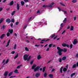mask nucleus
I'll use <instances>...</instances> for the list:
<instances>
[{
	"instance_id": "obj_26",
	"label": "nucleus",
	"mask_w": 78,
	"mask_h": 78,
	"mask_svg": "<svg viewBox=\"0 0 78 78\" xmlns=\"http://www.w3.org/2000/svg\"><path fill=\"white\" fill-rule=\"evenodd\" d=\"M25 50L27 51H29V49L28 48L26 47L25 48Z\"/></svg>"
},
{
	"instance_id": "obj_17",
	"label": "nucleus",
	"mask_w": 78,
	"mask_h": 78,
	"mask_svg": "<svg viewBox=\"0 0 78 78\" xmlns=\"http://www.w3.org/2000/svg\"><path fill=\"white\" fill-rule=\"evenodd\" d=\"M17 10H19V9H20V7H19V4L18 3L17 4Z\"/></svg>"
},
{
	"instance_id": "obj_48",
	"label": "nucleus",
	"mask_w": 78,
	"mask_h": 78,
	"mask_svg": "<svg viewBox=\"0 0 78 78\" xmlns=\"http://www.w3.org/2000/svg\"><path fill=\"white\" fill-rule=\"evenodd\" d=\"M18 57V54H17V55L16 56L14 57V59H16L17 57Z\"/></svg>"
},
{
	"instance_id": "obj_59",
	"label": "nucleus",
	"mask_w": 78,
	"mask_h": 78,
	"mask_svg": "<svg viewBox=\"0 0 78 78\" xmlns=\"http://www.w3.org/2000/svg\"><path fill=\"white\" fill-rule=\"evenodd\" d=\"M62 61V59L61 58L59 59V62H61Z\"/></svg>"
},
{
	"instance_id": "obj_31",
	"label": "nucleus",
	"mask_w": 78,
	"mask_h": 78,
	"mask_svg": "<svg viewBox=\"0 0 78 78\" xmlns=\"http://www.w3.org/2000/svg\"><path fill=\"white\" fill-rule=\"evenodd\" d=\"M41 23H36V25H41Z\"/></svg>"
},
{
	"instance_id": "obj_54",
	"label": "nucleus",
	"mask_w": 78,
	"mask_h": 78,
	"mask_svg": "<svg viewBox=\"0 0 78 78\" xmlns=\"http://www.w3.org/2000/svg\"><path fill=\"white\" fill-rule=\"evenodd\" d=\"M50 49V48H48L46 50V51H49V49Z\"/></svg>"
},
{
	"instance_id": "obj_61",
	"label": "nucleus",
	"mask_w": 78,
	"mask_h": 78,
	"mask_svg": "<svg viewBox=\"0 0 78 78\" xmlns=\"http://www.w3.org/2000/svg\"><path fill=\"white\" fill-rule=\"evenodd\" d=\"M66 32V30H64L62 33V34H63Z\"/></svg>"
},
{
	"instance_id": "obj_58",
	"label": "nucleus",
	"mask_w": 78,
	"mask_h": 78,
	"mask_svg": "<svg viewBox=\"0 0 78 78\" xmlns=\"http://www.w3.org/2000/svg\"><path fill=\"white\" fill-rule=\"evenodd\" d=\"M19 22H16V25H18V24H19Z\"/></svg>"
},
{
	"instance_id": "obj_12",
	"label": "nucleus",
	"mask_w": 78,
	"mask_h": 78,
	"mask_svg": "<svg viewBox=\"0 0 78 78\" xmlns=\"http://www.w3.org/2000/svg\"><path fill=\"white\" fill-rule=\"evenodd\" d=\"M8 72L6 71L5 72V73H4V76H6L7 75H8Z\"/></svg>"
},
{
	"instance_id": "obj_21",
	"label": "nucleus",
	"mask_w": 78,
	"mask_h": 78,
	"mask_svg": "<svg viewBox=\"0 0 78 78\" xmlns=\"http://www.w3.org/2000/svg\"><path fill=\"white\" fill-rule=\"evenodd\" d=\"M70 31H73V26H72L71 27V28L70 29Z\"/></svg>"
},
{
	"instance_id": "obj_33",
	"label": "nucleus",
	"mask_w": 78,
	"mask_h": 78,
	"mask_svg": "<svg viewBox=\"0 0 78 78\" xmlns=\"http://www.w3.org/2000/svg\"><path fill=\"white\" fill-rule=\"evenodd\" d=\"M14 48L15 49H16L17 48V44H15L14 46Z\"/></svg>"
},
{
	"instance_id": "obj_6",
	"label": "nucleus",
	"mask_w": 78,
	"mask_h": 78,
	"mask_svg": "<svg viewBox=\"0 0 78 78\" xmlns=\"http://www.w3.org/2000/svg\"><path fill=\"white\" fill-rule=\"evenodd\" d=\"M61 51H62V49L58 51V53L60 56H61L62 55V53L61 52Z\"/></svg>"
},
{
	"instance_id": "obj_1",
	"label": "nucleus",
	"mask_w": 78,
	"mask_h": 78,
	"mask_svg": "<svg viewBox=\"0 0 78 78\" xmlns=\"http://www.w3.org/2000/svg\"><path fill=\"white\" fill-rule=\"evenodd\" d=\"M41 67V66H38L36 67V65L33 64L32 67V69L34 70V72H36V71H39V70Z\"/></svg>"
},
{
	"instance_id": "obj_18",
	"label": "nucleus",
	"mask_w": 78,
	"mask_h": 78,
	"mask_svg": "<svg viewBox=\"0 0 78 78\" xmlns=\"http://www.w3.org/2000/svg\"><path fill=\"white\" fill-rule=\"evenodd\" d=\"M62 51H64V52H66L67 51V49L66 48H64L63 49H62Z\"/></svg>"
},
{
	"instance_id": "obj_10",
	"label": "nucleus",
	"mask_w": 78,
	"mask_h": 78,
	"mask_svg": "<svg viewBox=\"0 0 78 78\" xmlns=\"http://www.w3.org/2000/svg\"><path fill=\"white\" fill-rule=\"evenodd\" d=\"M4 20V19L3 18H1L0 19V24H1V23L3 22V20Z\"/></svg>"
},
{
	"instance_id": "obj_39",
	"label": "nucleus",
	"mask_w": 78,
	"mask_h": 78,
	"mask_svg": "<svg viewBox=\"0 0 78 78\" xmlns=\"http://www.w3.org/2000/svg\"><path fill=\"white\" fill-rule=\"evenodd\" d=\"M67 70V69L66 68H64L63 69V71L66 72Z\"/></svg>"
},
{
	"instance_id": "obj_16",
	"label": "nucleus",
	"mask_w": 78,
	"mask_h": 78,
	"mask_svg": "<svg viewBox=\"0 0 78 78\" xmlns=\"http://www.w3.org/2000/svg\"><path fill=\"white\" fill-rule=\"evenodd\" d=\"M43 21H44V22H44V25H47V21H46V20H45V19H43L42 20Z\"/></svg>"
},
{
	"instance_id": "obj_49",
	"label": "nucleus",
	"mask_w": 78,
	"mask_h": 78,
	"mask_svg": "<svg viewBox=\"0 0 78 78\" xmlns=\"http://www.w3.org/2000/svg\"><path fill=\"white\" fill-rule=\"evenodd\" d=\"M11 22H13V23H14V19H12V20H11Z\"/></svg>"
},
{
	"instance_id": "obj_46",
	"label": "nucleus",
	"mask_w": 78,
	"mask_h": 78,
	"mask_svg": "<svg viewBox=\"0 0 78 78\" xmlns=\"http://www.w3.org/2000/svg\"><path fill=\"white\" fill-rule=\"evenodd\" d=\"M12 73H13V72H11V73H10L9 74V76H11L12 74Z\"/></svg>"
},
{
	"instance_id": "obj_40",
	"label": "nucleus",
	"mask_w": 78,
	"mask_h": 78,
	"mask_svg": "<svg viewBox=\"0 0 78 78\" xmlns=\"http://www.w3.org/2000/svg\"><path fill=\"white\" fill-rule=\"evenodd\" d=\"M53 45V44H50L48 45V47L49 48H50L51 47V46H52V45Z\"/></svg>"
},
{
	"instance_id": "obj_37",
	"label": "nucleus",
	"mask_w": 78,
	"mask_h": 78,
	"mask_svg": "<svg viewBox=\"0 0 78 78\" xmlns=\"http://www.w3.org/2000/svg\"><path fill=\"white\" fill-rule=\"evenodd\" d=\"M14 3V2L13 1H12L11 2H10V5H12Z\"/></svg>"
},
{
	"instance_id": "obj_29",
	"label": "nucleus",
	"mask_w": 78,
	"mask_h": 78,
	"mask_svg": "<svg viewBox=\"0 0 78 78\" xmlns=\"http://www.w3.org/2000/svg\"><path fill=\"white\" fill-rule=\"evenodd\" d=\"M46 68V67L44 66V68L43 69V72H45V69Z\"/></svg>"
},
{
	"instance_id": "obj_11",
	"label": "nucleus",
	"mask_w": 78,
	"mask_h": 78,
	"mask_svg": "<svg viewBox=\"0 0 78 78\" xmlns=\"http://www.w3.org/2000/svg\"><path fill=\"white\" fill-rule=\"evenodd\" d=\"M40 76V73H37L35 75V76L38 78V77H39Z\"/></svg>"
},
{
	"instance_id": "obj_42",
	"label": "nucleus",
	"mask_w": 78,
	"mask_h": 78,
	"mask_svg": "<svg viewBox=\"0 0 78 78\" xmlns=\"http://www.w3.org/2000/svg\"><path fill=\"white\" fill-rule=\"evenodd\" d=\"M47 73H44V77H46V76H47Z\"/></svg>"
},
{
	"instance_id": "obj_64",
	"label": "nucleus",
	"mask_w": 78,
	"mask_h": 78,
	"mask_svg": "<svg viewBox=\"0 0 78 78\" xmlns=\"http://www.w3.org/2000/svg\"><path fill=\"white\" fill-rule=\"evenodd\" d=\"M76 58H78V54H77L76 55Z\"/></svg>"
},
{
	"instance_id": "obj_3",
	"label": "nucleus",
	"mask_w": 78,
	"mask_h": 78,
	"mask_svg": "<svg viewBox=\"0 0 78 78\" xmlns=\"http://www.w3.org/2000/svg\"><path fill=\"white\" fill-rule=\"evenodd\" d=\"M53 5H54V2H52L51 5H44L43 6V7L44 8H51L53 6Z\"/></svg>"
},
{
	"instance_id": "obj_57",
	"label": "nucleus",
	"mask_w": 78,
	"mask_h": 78,
	"mask_svg": "<svg viewBox=\"0 0 78 78\" xmlns=\"http://www.w3.org/2000/svg\"><path fill=\"white\" fill-rule=\"evenodd\" d=\"M35 47H39V46H40V45H37V44H35Z\"/></svg>"
},
{
	"instance_id": "obj_35",
	"label": "nucleus",
	"mask_w": 78,
	"mask_h": 78,
	"mask_svg": "<svg viewBox=\"0 0 78 78\" xmlns=\"http://www.w3.org/2000/svg\"><path fill=\"white\" fill-rule=\"evenodd\" d=\"M60 4L61 5L63 6H66V5H65V4H63L62 2H60Z\"/></svg>"
},
{
	"instance_id": "obj_9",
	"label": "nucleus",
	"mask_w": 78,
	"mask_h": 78,
	"mask_svg": "<svg viewBox=\"0 0 78 78\" xmlns=\"http://www.w3.org/2000/svg\"><path fill=\"white\" fill-rule=\"evenodd\" d=\"M6 22L7 23H10L11 22V20L9 19H8L6 20Z\"/></svg>"
},
{
	"instance_id": "obj_5",
	"label": "nucleus",
	"mask_w": 78,
	"mask_h": 78,
	"mask_svg": "<svg viewBox=\"0 0 78 78\" xmlns=\"http://www.w3.org/2000/svg\"><path fill=\"white\" fill-rule=\"evenodd\" d=\"M77 43H78V40H77V39H75L74 40L73 44L74 45H75V44H77Z\"/></svg>"
},
{
	"instance_id": "obj_28",
	"label": "nucleus",
	"mask_w": 78,
	"mask_h": 78,
	"mask_svg": "<svg viewBox=\"0 0 78 78\" xmlns=\"http://www.w3.org/2000/svg\"><path fill=\"white\" fill-rule=\"evenodd\" d=\"M15 12H16V11H13L11 13L12 16H13L14 14H15Z\"/></svg>"
},
{
	"instance_id": "obj_25",
	"label": "nucleus",
	"mask_w": 78,
	"mask_h": 78,
	"mask_svg": "<svg viewBox=\"0 0 78 78\" xmlns=\"http://www.w3.org/2000/svg\"><path fill=\"white\" fill-rule=\"evenodd\" d=\"M62 61H64V60H66V57L65 56L63 57L62 58Z\"/></svg>"
},
{
	"instance_id": "obj_22",
	"label": "nucleus",
	"mask_w": 78,
	"mask_h": 78,
	"mask_svg": "<svg viewBox=\"0 0 78 78\" xmlns=\"http://www.w3.org/2000/svg\"><path fill=\"white\" fill-rule=\"evenodd\" d=\"M63 69V67H62L60 69V71L61 73H62V69Z\"/></svg>"
},
{
	"instance_id": "obj_30",
	"label": "nucleus",
	"mask_w": 78,
	"mask_h": 78,
	"mask_svg": "<svg viewBox=\"0 0 78 78\" xmlns=\"http://www.w3.org/2000/svg\"><path fill=\"white\" fill-rule=\"evenodd\" d=\"M9 62V59H7V60L5 62V63H4V65H5V64H7L8 62Z\"/></svg>"
},
{
	"instance_id": "obj_27",
	"label": "nucleus",
	"mask_w": 78,
	"mask_h": 78,
	"mask_svg": "<svg viewBox=\"0 0 78 78\" xmlns=\"http://www.w3.org/2000/svg\"><path fill=\"white\" fill-rule=\"evenodd\" d=\"M24 3H25L23 1H21V5H22V6L24 5Z\"/></svg>"
},
{
	"instance_id": "obj_19",
	"label": "nucleus",
	"mask_w": 78,
	"mask_h": 78,
	"mask_svg": "<svg viewBox=\"0 0 78 78\" xmlns=\"http://www.w3.org/2000/svg\"><path fill=\"white\" fill-rule=\"evenodd\" d=\"M66 22H67V18H65L64 20H63V23H66Z\"/></svg>"
},
{
	"instance_id": "obj_38",
	"label": "nucleus",
	"mask_w": 78,
	"mask_h": 78,
	"mask_svg": "<svg viewBox=\"0 0 78 78\" xmlns=\"http://www.w3.org/2000/svg\"><path fill=\"white\" fill-rule=\"evenodd\" d=\"M49 77H50V78H53V75L52 74H49Z\"/></svg>"
},
{
	"instance_id": "obj_55",
	"label": "nucleus",
	"mask_w": 78,
	"mask_h": 78,
	"mask_svg": "<svg viewBox=\"0 0 78 78\" xmlns=\"http://www.w3.org/2000/svg\"><path fill=\"white\" fill-rule=\"evenodd\" d=\"M33 62H34V60H32L30 62V64H32L33 63Z\"/></svg>"
},
{
	"instance_id": "obj_60",
	"label": "nucleus",
	"mask_w": 78,
	"mask_h": 78,
	"mask_svg": "<svg viewBox=\"0 0 78 78\" xmlns=\"http://www.w3.org/2000/svg\"><path fill=\"white\" fill-rule=\"evenodd\" d=\"M11 53L13 55L15 53V51H12L11 52Z\"/></svg>"
},
{
	"instance_id": "obj_52",
	"label": "nucleus",
	"mask_w": 78,
	"mask_h": 78,
	"mask_svg": "<svg viewBox=\"0 0 78 78\" xmlns=\"http://www.w3.org/2000/svg\"><path fill=\"white\" fill-rule=\"evenodd\" d=\"M27 27V25H25L23 28V29H26V28Z\"/></svg>"
},
{
	"instance_id": "obj_51",
	"label": "nucleus",
	"mask_w": 78,
	"mask_h": 78,
	"mask_svg": "<svg viewBox=\"0 0 78 78\" xmlns=\"http://www.w3.org/2000/svg\"><path fill=\"white\" fill-rule=\"evenodd\" d=\"M57 49H58V51L60 50H62V49H61L60 48H59V47H57Z\"/></svg>"
},
{
	"instance_id": "obj_43",
	"label": "nucleus",
	"mask_w": 78,
	"mask_h": 78,
	"mask_svg": "<svg viewBox=\"0 0 78 78\" xmlns=\"http://www.w3.org/2000/svg\"><path fill=\"white\" fill-rule=\"evenodd\" d=\"M74 19V20L75 21V20H76V16H75L73 17Z\"/></svg>"
},
{
	"instance_id": "obj_8",
	"label": "nucleus",
	"mask_w": 78,
	"mask_h": 78,
	"mask_svg": "<svg viewBox=\"0 0 78 78\" xmlns=\"http://www.w3.org/2000/svg\"><path fill=\"white\" fill-rule=\"evenodd\" d=\"M42 57H41V55H39L37 57V59L38 60L40 59H41Z\"/></svg>"
},
{
	"instance_id": "obj_4",
	"label": "nucleus",
	"mask_w": 78,
	"mask_h": 78,
	"mask_svg": "<svg viewBox=\"0 0 78 78\" xmlns=\"http://www.w3.org/2000/svg\"><path fill=\"white\" fill-rule=\"evenodd\" d=\"M62 47H67L68 48L69 47V45L64 43L62 44Z\"/></svg>"
},
{
	"instance_id": "obj_2",
	"label": "nucleus",
	"mask_w": 78,
	"mask_h": 78,
	"mask_svg": "<svg viewBox=\"0 0 78 78\" xmlns=\"http://www.w3.org/2000/svg\"><path fill=\"white\" fill-rule=\"evenodd\" d=\"M29 56V55H27L25 54L24 56H23V58L24 60V61H27H27H28L30 59V58H31V56H29L28 58V57Z\"/></svg>"
},
{
	"instance_id": "obj_41",
	"label": "nucleus",
	"mask_w": 78,
	"mask_h": 78,
	"mask_svg": "<svg viewBox=\"0 0 78 78\" xmlns=\"http://www.w3.org/2000/svg\"><path fill=\"white\" fill-rule=\"evenodd\" d=\"M76 0H73L72 1V2H73V3H76Z\"/></svg>"
},
{
	"instance_id": "obj_34",
	"label": "nucleus",
	"mask_w": 78,
	"mask_h": 78,
	"mask_svg": "<svg viewBox=\"0 0 78 78\" xmlns=\"http://www.w3.org/2000/svg\"><path fill=\"white\" fill-rule=\"evenodd\" d=\"M76 64H74V65H73L72 68L74 69V68H75V67H76Z\"/></svg>"
},
{
	"instance_id": "obj_45",
	"label": "nucleus",
	"mask_w": 78,
	"mask_h": 78,
	"mask_svg": "<svg viewBox=\"0 0 78 78\" xmlns=\"http://www.w3.org/2000/svg\"><path fill=\"white\" fill-rule=\"evenodd\" d=\"M9 34H10L8 32L7 34V37L9 36Z\"/></svg>"
},
{
	"instance_id": "obj_47",
	"label": "nucleus",
	"mask_w": 78,
	"mask_h": 78,
	"mask_svg": "<svg viewBox=\"0 0 78 78\" xmlns=\"http://www.w3.org/2000/svg\"><path fill=\"white\" fill-rule=\"evenodd\" d=\"M67 14V11H64V14H65V15Z\"/></svg>"
},
{
	"instance_id": "obj_32",
	"label": "nucleus",
	"mask_w": 78,
	"mask_h": 78,
	"mask_svg": "<svg viewBox=\"0 0 78 78\" xmlns=\"http://www.w3.org/2000/svg\"><path fill=\"white\" fill-rule=\"evenodd\" d=\"M64 26V24H63V23H62L60 25V27H61V29L62 28V27H63V26Z\"/></svg>"
},
{
	"instance_id": "obj_62",
	"label": "nucleus",
	"mask_w": 78,
	"mask_h": 78,
	"mask_svg": "<svg viewBox=\"0 0 78 78\" xmlns=\"http://www.w3.org/2000/svg\"><path fill=\"white\" fill-rule=\"evenodd\" d=\"M57 37H58V35L56 36V37H54V39H56V38H57Z\"/></svg>"
},
{
	"instance_id": "obj_7",
	"label": "nucleus",
	"mask_w": 78,
	"mask_h": 78,
	"mask_svg": "<svg viewBox=\"0 0 78 78\" xmlns=\"http://www.w3.org/2000/svg\"><path fill=\"white\" fill-rule=\"evenodd\" d=\"M10 42H11V40H9L6 46V47H8L9 45V43H10Z\"/></svg>"
},
{
	"instance_id": "obj_44",
	"label": "nucleus",
	"mask_w": 78,
	"mask_h": 78,
	"mask_svg": "<svg viewBox=\"0 0 78 78\" xmlns=\"http://www.w3.org/2000/svg\"><path fill=\"white\" fill-rule=\"evenodd\" d=\"M69 47H70V48H72L73 47V45L72 44H70L69 45Z\"/></svg>"
},
{
	"instance_id": "obj_24",
	"label": "nucleus",
	"mask_w": 78,
	"mask_h": 78,
	"mask_svg": "<svg viewBox=\"0 0 78 78\" xmlns=\"http://www.w3.org/2000/svg\"><path fill=\"white\" fill-rule=\"evenodd\" d=\"M50 41V39H47L46 40L44 39V40H43L41 41H44V42H47V41Z\"/></svg>"
},
{
	"instance_id": "obj_50",
	"label": "nucleus",
	"mask_w": 78,
	"mask_h": 78,
	"mask_svg": "<svg viewBox=\"0 0 78 78\" xmlns=\"http://www.w3.org/2000/svg\"><path fill=\"white\" fill-rule=\"evenodd\" d=\"M55 34H53L51 36V38H53V37H55Z\"/></svg>"
},
{
	"instance_id": "obj_20",
	"label": "nucleus",
	"mask_w": 78,
	"mask_h": 78,
	"mask_svg": "<svg viewBox=\"0 0 78 78\" xmlns=\"http://www.w3.org/2000/svg\"><path fill=\"white\" fill-rule=\"evenodd\" d=\"M14 73H19V72H18V70L17 69H16L14 71Z\"/></svg>"
},
{
	"instance_id": "obj_53",
	"label": "nucleus",
	"mask_w": 78,
	"mask_h": 78,
	"mask_svg": "<svg viewBox=\"0 0 78 78\" xmlns=\"http://www.w3.org/2000/svg\"><path fill=\"white\" fill-rule=\"evenodd\" d=\"M58 9L59 11H61V8L59 7H58Z\"/></svg>"
},
{
	"instance_id": "obj_15",
	"label": "nucleus",
	"mask_w": 78,
	"mask_h": 78,
	"mask_svg": "<svg viewBox=\"0 0 78 78\" xmlns=\"http://www.w3.org/2000/svg\"><path fill=\"white\" fill-rule=\"evenodd\" d=\"M5 35H6L5 34H3L2 35H1L0 38H1V39H3V38L4 37H5Z\"/></svg>"
},
{
	"instance_id": "obj_36",
	"label": "nucleus",
	"mask_w": 78,
	"mask_h": 78,
	"mask_svg": "<svg viewBox=\"0 0 78 78\" xmlns=\"http://www.w3.org/2000/svg\"><path fill=\"white\" fill-rule=\"evenodd\" d=\"M22 65H21L17 67L16 69H20V67H22Z\"/></svg>"
},
{
	"instance_id": "obj_23",
	"label": "nucleus",
	"mask_w": 78,
	"mask_h": 78,
	"mask_svg": "<svg viewBox=\"0 0 78 78\" xmlns=\"http://www.w3.org/2000/svg\"><path fill=\"white\" fill-rule=\"evenodd\" d=\"M75 75V73H73L71 75V78H72L73 77V76H74Z\"/></svg>"
},
{
	"instance_id": "obj_63",
	"label": "nucleus",
	"mask_w": 78,
	"mask_h": 78,
	"mask_svg": "<svg viewBox=\"0 0 78 78\" xmlns=\"http://www.w3.org/2000/svg\"><path fill=\"white\" fill-rule=\"evenodd\" d=\"M37 14H40V11L39 10H38L37 12Z\"/></svg>"
},
{
	"instance_id": "obj_14",
	"label": "nucleus",
	"mask_w": 78,
	"mask_h": 78,
	"mask_svg": "<svg viewBox=\"0 0 78 78\" xmlns=\"http://www.w3.org/2000/svg\"><path fill=\"white\" fill-rule=\"evenodd\" d=\"M34 19L33 17H30L28 19L29 21H31Z\"/></svg>"
},
{
	"instance_id": "obj_13",
	"label": "nucleus",
	"mask_w": 78,
	"mask_h": 78,
	"mask_svg": "<svg viewBox=\"0 0 78 78\" xmlns=\"http://www.w3.org/2000/svg\"><path fill=\"white\" fill-rule=\"evenodd\" d=\"M9 32L11 34L13 32V30L10 29L9 30Z\"/></svg>"
},
{
	"instance_id": "obj_56",
	"label": "nucleus",
	"mask_w": 78,
	"mask_h": 78,
	"mask_svg": "<svg viewBox=\"0 0 78 78\" xmlns=\"http://www.w3.org/2000/svg\"><path fill=\"white\" fill-rule=\"evenodd\" d=\"M25 2H29V0H24Z\"/></svg>"
}]
</instances>
